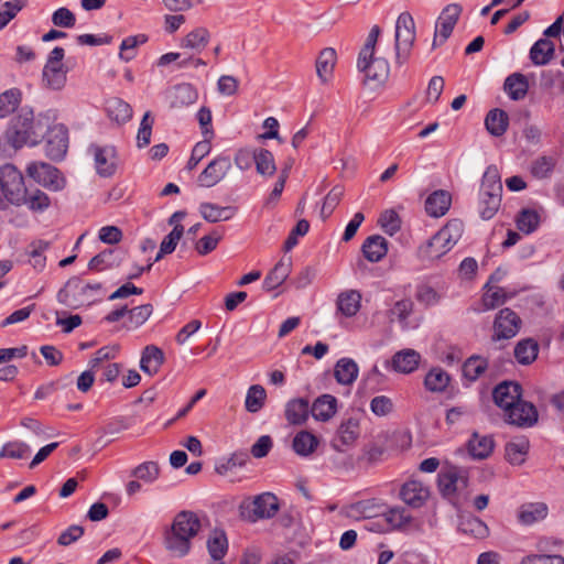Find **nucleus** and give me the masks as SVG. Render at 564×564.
Wrapping results in <instances>:
<instances>
[{"instance_id":"f257e3e1","label":"nucleus","mask_w":564,"mask_h":564,"mask_svg":"<svg viewBox=\"0 0 564 564\" xmlns=\"http://www.w3.org/2000/svg\"><path fill=\"white\" fill-rule=\"evenodd\" d=\"M43 132L44 127L40 120H34L33 110L23 107L11 120L3 140L0 141V152L6 153L8 147L17 151L25 144L35 145Z\"/></svg>"},{"instance_id":"f03ea898","label":"nucleus","mask_w":564,"mask_h":564,"mask_svg":"<svg viewBox=\"0 0 564 564\" xmlns=\"http://www.w3.org/2000/svg\"><path fill=\"white\" fill-rule=\"evenodd\" d=\"M202 528L199 516L193 511L178 512L166 531L164 544L166 550L174 556L183 557L188 554L192 546V539L195 538Z\"/></svg>"},{"instance_id":"7ed1b4c3","label":"nucleus","mask_w":564,"mask_h":564,"mask_svg":"<svg viewBox=\"0 0 564 564\" xmlns=\"http://www.w3.org/2000/svg\"><path fill=\"white\" fill-rule=\"evenodd\" d=\"M464 225L458 219L449 220L425 243L420 246L419 256L424 260H437L446 254L462 238Z\"/></svg>"},{"instance_id":"20e7f679","label":"nucleus","mask_w":564,"mask_h":564,"mask_svg":"<svg viewBox=\"0 0 564 564\" xmlns=\"http://www.w3.org/2000/svg\"><path fill=\"white\" fill-rule=\"evenodd\" d=\"M26 187L22 173L13 164H4L0 167V208L8 204L23 205Z\"/></svg>"},{"instance_id":"39448f33","label":"nucleus","mask_w":564,"mask_h":564,"mask_svg":"<svg viewBox=\"0 0 564 564\" xmlns=\"http://www.w3.org/2000/svg\"><path fill=\"white\" fill-rule=\"evenodd\" d=\"M415 40L416 32L413 17L409 12L400 13L394 32L395 65L402 66L409 61Z\"/></svg>"},{"instance_id":"423d86ee","label":"nucleus","mask_w":564,"mask_h":564,"mask_svg":"<svg viewBox=\"0 0 564 564\" xmlns=\"http://www.w3.org/2000/svg\"><path fill=\"white\" fill-rule=\"evenodd\" d=\"M278 510V498L271 492L258 495L252 500L242 501L239 506L241 518L250 522L273 518Z\"/></svg>"},{"instance_id":"0eeeda50","label":"nucleus","mask_w":564,"mask_h":564,"mask_svg":"<svg viewBox=\"0 0 564 564\" xmlns=\"http://www.w3.org/2000/svg\"><path fill=\"white\" fill-rule=\"evenodd\" d=\"M437 486L444 498L458 505L460 495L468 486L467 471L455 466L443 469L438 474Z\"/></svg>"},{"instance_id":"6e6552de","label":"nucleus","mask_w":564,"mask_h":564,"mask_svg":"<svg viewBox=\"0 0 564 564\" xmlns=\"http://www.w3.org/2000/svg\"><path fill=\"white\" fill-rule=\"evenodd\" d=\"M522 321L509 307L501 308L494 319L491 339L494 341L507 340L516 337L520 332Z\"/></svg>"},{"instance_id":"1a4fd4ad","label":"nucleus","mask_w":564,"mask_h":564,"mask_svg":"<svg viewBox=\"0 0 564 564\" xmlns=\"http://www.w3.org/2000/svg\"><path fill=\"white\" fill-rule=\"evenodd\" d=\"M360 436V416L351 415L344 419L337 427L330 446L338 453H344L352 447Z\"/></svg>"},{"instance_id":"9d476101","label":"nucleus","mask_w":564,"mask_h":564,"mask_svg":"<svg viewBox=\"0 0 564 564\" xmlns=\"http://www.w3.org/2000/svg\"><path fill=\"white\" fill-rule=\"evenodd\" d=\"M28 175L40 185L52 189L61 191L65 186V180L59 175L58 170L44 162H32L26 167Z\"/></svg>"},{"instance_id":"9b49d317","label":"nucleus","mask_w":564,"mask_h":564,"mask_svg":"<svg viewBox=\"0 0 564 564\" xmlns=\"http://www.w3.org/2000/svg\"><path fill=\"white\" fill-rule=\"evenodd\" d=\"M357 67L365 74L367 80H371L377 84H383L388 79L390 73L388 61L383 57H376L375 53H372L371 56H364V54H359Z\"/></svg>"},{"instance_id":"f8f14e48","label":"nucleus","mask_w":564,"mask_h":564,"mask_svg":"<svg viewBox=\"0 0 564 564\" xmlns=\"http://www.w3.org/2000/svg\"><path fill=\"white\" fill-rule=\"evenodd\" d=\"M460 13L462 8L456 3L448 4L443 9L436 21L435 34L432 43L433 48L438 44L444 43L451 36Z\"/></svg>"},{"instance_id":"ddd939ff","label":"nucleus","mask_w":564,"mask_h":564,"mask_svg":"<svg viewBox=\"0 0 564 564\" xmlns=\"http://www.w3.org/2000/svg\"><path fill=\"white\" fill-rule=\"evenodd\" d=\"M230 169V158L218 155L198 175L197 183L202 187H213L226 177Z\"/></svg>"},{"instance_id":"4468645a","label":"nucleus","mask_w":564,"mask_h":564,"mask_svg":"<svg viewBox=\"0 0 564 564\" xmlns=\"http://www.w3.org/2000/svg\"><path fill=\"white\" fill-rule=\"evenodd\" d=\"M430 495V487L417 479L405 481L399 492L400 499L413 509L423 507L429 500Z\"/></svg>"},{"instance_id":"2eb2a0df","label":"nucleus","mask_w":564,"mask_h":564,"mask_svg":"<svg viewBox=\"0 0 564 564\" xmlns=\"http://www.w3.org/2000/svg\"><path fill=\"white\" fill-rule=\"evenodd\" d=\"M505 416L510 424L520 427H529L536 423L538 411L532 403L523 401L520 398Z\"/></svg>"},{"instance_id":"dca6fc26","label":"nucleus","mask_w":564,"mask_h":564,"mask_svg":"<svg viewBox=\"0 0 564 564\" xmlns=\"http://www.w3.org/2000/svg\"><path fill=\"white\" fill-rule=\"evenodd\" d=\"M89 151L94 155L96 170L100 176L109 177L115 174L118 161L113 147L91 145Z\"/></svg>"},{"instance_id":"f3484780","label":"nucleus","mask_w":564,"mask_h":564,"mask_svg":"<svg viewBox=\"0 0 564 564\" xmlns=\"http://www.w3.org/2000/svg\"><path fill=\"white\" fill-rule=\"evenodd\" d=\"M68 148L67 130L57 124L48 130L45 153L52 160H62Z\"/></svg>"},{"instance_id":"a211bd4d","label":"nucleus","mask_w":564,"mask_h":564,"mask_svg":"<svg viewBox=\"0 0 564 564\" xmlns=\"http://www.w3.org/2000/svg\"><path fill=\"white\" fill-rule=\"evenodd\" d=\"M521 386L513 381H503L499 383L492 392L495 403L507 412L512 409L514 403L521 398Z\"/></svg>"},{"instance_id":"6ab92c4d","label":"nucleus","mask_w":564,"mask_h":564,"mask_svg":"<svg viewBox=\"0 0 564 564\" xmlns=\"http://www.w3.org/2000/svg\"><path fill=\"white\" fill-rule=\"evenodd\" d=\"M485 290L481 296V307L476 308L478 313L494 310L514 296V293H509L500 286H490L489 283H486Z\"/></svg>"},{"instance_id":"aec40b11","label":"nucleus","mask_w":564,"mask_h":564,"mask_svg":"<svg viewBox=\"0 0 564 564\" xmlns=\"http://www.w3.org/2000/svg\"><path fill=\"white\" fill-rule=\"evenodd\" d=\"M549 508L544 502H527L517 512L518 521L523 525H533L547 517Z\"/></svg>"},{"instance_id":"412c9836","label":"nucleus","mask_w":564,"mask_h":564,"mask_svg":"<svg viewBox=\"0 0 564 564\" xmlns=\"http://www.w3.org/2000/svg\"><path fill=\"white\" fill-rule=\"evenodd\" d=\"M421 355L414 349H402L395 352L391 359V367L400 373H411L420 365Z\"/></svg>"},{"instance_id":"4be33fe9","label":"nucleus","mask_w":564,"mask_h":564,"mask_svg":"<svg viewBox=\"0 0 564 564\" xmlns=\"http://www.w3.org/2000/svg\"><path fill=\"white\" fill-rule=\"evenodd\" d=\"M198 98L193 85L183 83L175 85L169 93L170 105L173 108H182L194 104Z\"/></svg>"},{"instance_id":"5701e85b","label":"nucleus","mask_w":564,"mask_h":564,"mask_svg":"<svg viewBox=\"0 0 564 564\" xmlns=\"http://www.w3.org/2000/svg\"><path fill=\"white\" fill-rule=\"evenodd\" d=\"M200 216L208 223L226 221L231 219L237 208L234 206H219L214 203L204 202L199 205Z\"/></svg>"},{"instance_id":"b1692460","label":"nucleus","mask_w":564,"mask_h":564,"mask_svg":"<svg viewBox=\"0 0 564 564\" xmlns=\"http://www.w3.org/2000/svg\"><path fill=\"white\" fill-rule=\"evenodd\" d=\"M337 412V399L332 394H322L311 406V413L317 421L327 422Z\"/></svg>"},{"instance_id":"393cba45","label":"nucleus","mask_w":564,"mask_h":564,"mask_svg":"<svg viewBox=\"0 0 564 564\" xmlns=\"http://www.w3.org/2000/svg\"><path fill=\"white\" fill-rule=\"evenodd\" d=\"M292 262L290 258H282L263 280V289L272 291L279 288L290 275Z\"/></svg>"},{"instance_id":"a878e982","label":"nucleus","mask_w":564,"mask_h":564,"mask_svg":"<svg viewBox=\"0 0 564 564\" xmlns=\"http://www.w3.org/2000/svg\"><path fill=\"white\" fill-rule=\"evenodd\" d=\"M361 250L368 261L379 262L388 252V241L382 236L372 235L364 241Z\"/></svg>"},{"instance_id":"bb28decb","label":"nucleus","mask_w":564,"mask_h":564,"mask_svg":"<svg viewBox=\"0 0 564 564\" xmlns=\"http://www.w3.org/2000/svg\"><path fill=\"white\" fill-rule=\"evenodd\" d=\"M555 53V44L552 40L540 39L530 48V59L535 66H543L549 64Z\"/></svg>"},{"instance_id":"cd10ccee","label":"nucleus","mask_w":564,"mask_h":564,"mask_svg":"<svg viewBox=\"0 0 564 564\" xmlns=\"http://www.w3.org/2000/svg\"><path fill=\"white\" fill-rule=\"evenodd\" d=\"M452 203V197L446 191H435L425 200L426 213L435 218L444 216Z\"/></svg>"},{"instance_id":"c85d7f7f","label":"nucleus","mask_w":564,"mask_h":564,"mask_svg":"<svg viewBox=\"0 0 564 564\" xmlns=\"http://www.w3.org/2000/svg\"><path fill=\"white\" fill-rule=\"evenodd\" d=\"M310 412V403L303 398L290 400L285 405V419L293 425L305 423Z\"/></svg>"},{"instance_id":"c756f323","label":"nucleus","mask_w":564,"mask_h":564,"mask_svg":"<svg viewBox=\"0 0 564 564\" xmlns=\"http://www.w3.org/2000/svg\"><path fill=\"white\" fill-rule=\"evenodd\" d=\"M359 368L351 358H340L334 368V377L336 381L344 386H350L358 377Z\"/></svg>"},{"instance_id":"7c9ffc66","label":"nucleus","mask_w":564,"mask_h":564,"mask_svg":"<svg viewBox=\"0 0 564 564\" xmlns=\"http://www.w3.org/2000/svg\"><path fill=\"white\" fill-rule=\"evenodd\" d=\"M164 361L163 351L153 345L147 346L141 356L140 368L143 372L153 376L158 373Z\"/></svg>"},{"instance_id":"2f4dec72","label":"nucleus","mask_w":564,"mask_h":564,"mask_svg":"<svg viewBox=\"0 0 564 564\" xmlns=\"http://www.w3.org/2000/svg\"><path fill=\"white\" fill-rule=\"evenodd\" d=\"M361 294L358 291L349 290L340 293L336 301L337 312L345 317L355 316L360 310Z\"/></svg>"},{"instance_id":"473e14b6","label":"nucleus","mask_w":564,"mask_h":564,"mask_svg":"<svg viewBox=\"0 0 564 564\" xmlns=\"http://www.w3.org/2000/svg\"><path fill=\"white\" fill-rule=\"evenodd\" d=\"M458 530L476 539H484L489 534L487 524L479 518L462 516L458 521Z\"/></svg>"},{"instance_id":"72a5a7b5","label":"nucleus","mask_w":564,"mask_h":564,"mask_svg":"<svg viewBox=\"0 0 564 564\" xmlns=\"http://www.w3.org/2000/svg\"><path fill=\"white\" fill-rule=\"evenodd\" d=\"M494 440L490 436L474 433L468 442V452L475 459H485L494 451Z\"/></svg>"},{"instance_id":"f704fd0d","label":"nucleus","mask_w":564,"mask_h":564,"mask_svg":"<svg viewBox=\"0 0 564 564\" xmlns=\"http://www.w3.org/2000/svg\"><path fill=\"white\" fill-rule=\"evenodd\" d=\"M42 77L47 88L61 90L67 80V69L65 66L44 65Z\"/></svg>"},{"instance_id":"c9c22d12","label":"nucleus","mask_w":564,"mask_h":564,"mask_svg":"<svg viewBox=\"0 0 564 564\" xmlns=\"http://www.w3.org/2000/svg\"><path fill=\"white\" fill-rule=\"evenodd\" d=\"M336 59V51L332 47H326L319 53L316 59V73L323 83L332 77Z\"/></svg>"},{"instance_id":"e433bc0d","label":"nucleus","mask_w":564,"mask_h":564,"mask_svg":"<svg viewBox=\"0 0 564 564\" xmlns=\"http://www.w3.org/2000/svg\"><path fill=\"white\" fill-rule=\"evenodd\" d=\"M509 118L506 111L501 109L490 110L485 119V126L488 132L495 137H501L508 129Z\"/></svg>"},{"instance_id":"4c0bfd02","label":"nucleus","mask_w":564,"mask_h":564,"mask_svg":"<svg viewBox=\"0 0 564 564\" xmlns=\"http://www.w3.org/2000/svg\"><path fill=\"white\" fill-rule=\"evenodd\" d=\"M318 444L317 436L308 431H301L294 436L292 447L297 455L306 457L315 452Z\"/></svg>"},{"instance_id":"58836bf2","label":"nucleus","mask_w":564,"mask_h":564,"mask_svg":"<svg viewBox=\"0 0 564 564\" xmlns=\"http://www.w3.org/2000/svg\"><path fill=\"white\" fill-rule=\"evenodd\" d=\"M503 88L512 100H520L525 97L529 83L524 75L514 73L506 78Z\"/></svg>"},{"instance_id":"ea45409f","label":"nucleus","mask_w":564,"mask_h":564,"mask_svg":"<svg viewBox=\"0 0 564 564\" xmlns=\"http://www.w3.org/2000/svg\"><path fill=\"white\" fill-rule=\"evenodd\" d=\"M539 354V344L532 338H524L514 347V358L521 365L532 364Z\"/></svg>"},{"instance_id":"a19ab883","label":"nucleus","mask_w":564,"mask_h":564,"mask_svg":"<svg viewBox=\"0 0 564 564\" xmlns=\"http://www.w3.org/2000/svg\"><path fill=\"white\" fill-rule=\"evenodd\" d=\"M106 110L108 117L117 123H126L132 117L131 106L119 98H111L107 101Z\"/></svg>"},{"instance_id":"79ce46f5","label":"nucleus","mask_w":564,"mask_h":564,"mask_svg":"<svg viewBox=\"0 0 564 564\" xmlns=\"http://www.w3.org/2000/svg\"><path fill=\"white\" fill-rule=\"evenodd\" d=\"M529 441L527 438H519L512 442H509L506 445V458L507 460L514 466L522 465L525 462V457L529 452Z\"/></svg>"},{"instance_id":"37998d69","label":"nucleus","mask_w":564,"mask_h":564,"mask_svg":"<svg viewBox=\"0 0 564 564\" xmlns=\"http://www.w3.org/2000/svg\"><path fill=\"white\" fill-rule=\"evenodd\" d=\"M451 382L449 375L442 368H432L425 376L424 386L431 392H443Z\"/></svg>"},{"instance_id":"c03bdc74","label":"nucleus","mask_w":564,"mask_h":564,"mask_svg":"<svg viewBox=\"0 0 564 564\" xmlns=\"http://www.w3.org/2000/svg\"><path fill=\"white\" fill-rule=\"evenodd\" d=\"M479 193L486 195L496 194L498 196H501L502 184L499 171L495 165L488 166L487 170L485 171Z\"/></svg>"},{"instance_id":"a18cd8bd","label":"nucleus","mask_w":564,"mask_h":564,"mask_svg":"<svg viewBox=\"0 0 564 564\" xmlns=\"http://www.w3.org/2000/svg\"><path fill=\"white\" fill-rule=\"evenodd\" d=\"M488 368V360L485 357L473 355L463 365V375L469 381H476Z\"/></svg>"},{"instance_id":"49530a36","label":"nucleus","mask_w":564,"mask_h":564,"mask_svg":"<svg viewBox=\"0 0 564 564\" xmlns=\"http://www.w3.org/2000/svg\"><path fill=\"white\" fill-rule=\"evenodd\" d=\"M209 32L205 28H197L189 32L181 42V46L202 52L209 42Z\"/></svg>"},{"instance_id":"de8ad7c7","label":"nucleus","mask_w":564,"mask_h":564,"mask_svg":"<svg viewBox=\"0 0 564 564\" xmlns=\"http://www.w3.org/2000/svg\"><path fill=\"white\" fill-rule=\"evenodd\" d=\"M557 164V156L541 155L536 158L531 164V174L536 178H547L554 172Z\"/></svg>"},{"instance_id":"09e8293b","label":"nucleus","mask_w":564,"mask_h":564,"mask_svg":"<svg viewBox=\"0 0 564 564\" xmlns=\"http://www.w3.org/2000/svg\"><path fill=\"white\" fill-rule=\"evenodd\" d=\"M265 399V389L260 384H253L247 390L245 408L249 413H257L263 408Z\"/></svg>"},{"instance_id":"8fccbe9b","label":"nucleus","mask_w":564,"mask_h":564,"mask_svg":"<svg viewBox=\"0 0 564 564\" xmlns=\"http://www.w3.org/2000/svg\"><path fill=\"white\" fill-rule=\"evenodd\" d=\"M517 228L525 234L530 235L534 232L540 225V215L536 210L531 208H523L516 219Z\"/></svg>"},{"instance_id":"3c124183","label":"nucleus","mask_w":564,"mask_h":564,"mask_svg":"<svg viewBox=\"0 0 564 564\" xmlns=\"http://www.w3.org/2000/svg\"><path fill=\"white\" fill-rule=\"evenodd\" d=\"M382 516L384 517L387 523L392 529L397 530L405 529L412 522V517L410 513L401 507H394L382 511Z\"/></svg>"},{"instance_id":"603ef678","label":"nucleus","mask_w":564,"mask_h":564,"mask_svg":"<svg viewBox=\"0 0 564 564\" xmlns=\"http://www.w3.org/2000/svg\"><path fill=\"white\" fill-rule=\"evenodd\" d=\"M184 234V227L182 225H175L172 231L166 235L161 245L160 250L154 258V262L160 261L163 256L172 253Z\"/></svg>"},{"instance_id":"864d4df0","label":"nucleus","mask_w":564,"mask_h":564,"mask_svg":"<svg viewBox=\"0 0 564 564\" xmlns=\"http://www.w3.org/2000/svg\"><path fill=\"white\" fill-rule=\"evenodd\" d=\"M414 303L411 299H402L394 303L392 308L389 311V316L392 319L395 317L403 329H409L410 325L408 317L412 314Z\"/></svg>"},{"instance_id":"5fc2aeb1","label":"nucleus","mask_w":564,"mask_h":564,"mask_svg":"<svg viewBox=\"0 0 564 564\" xmlns=\"http://www.w3.org/2000/svg\"><path fill=\"white\" fill-rule=\"evenodd\" d=\"M120 259L116 257V250L106 249L90 259L88 268L90 270L102 271L107 268L118 265Z\"/></svg>"},{"instance_id":"6e6d98bb","label":"nucleus","mask_w":564,"mask_h":564,"mask_svg":"<svg viewBox=\"0 0 564 564\" xmlns=\"http://www.w3.org/2000/svg\"><path fill=\"white\" fill-rule=\"evenodd\" d=\"M254 164L257 172L263 176H272L275 173L274 158L269 150H256Z\"/></svg>"},{"instance_id":"4d7b16f0","label":"nucleus","mask_w":564,"mask_h":564,"mask_svg":"<svg viewBox=\"0 0 564 564\" xmlns=\"http://www.w3.org/2000/svg\"><path fill=\"white\" fill-rule=\"evenodd\" d=\"M21 102V91L17 88L6 90L0 95V118L12 113Z\"/></svg>"},{"instance_id":"13d9d810","label":"nucleus","mask_w":564,"mask_h":564,"mask_svg":"<svg viewBox=\"0 0 564 564\" xmlns=\"http://www.w3.org/2000/svg\"><path fill=\"white\" fill-rule=\"evenodd\" d=\"M207 549L213 560H221L228 549V541L223 531H215L207 541Z\"/></svg>"},{"instance_id":"bf43d9fd","label":"nucleus","mask_w":564,"mask_h":564,"mask_svg":"<svg viewBox=\"0 0 564 564\" xmlns=\"http://www.w3.org/2000/svg\"><path fill=\"white\" fill-rule=\"evenodd\" d=\"M501 204V196L496 194L479 193V214L482 219H491L498 212Z\"/></svg>"},{"instance_id":"052dcab7","label":"nucleus","mask_w":564,"mask_h":564,"mask_svg":"<svg viewBox=\"0 0 564 564\" xmlns=\"http://www.w3.org/2000/svg\"><path fill=\"white\" fill-rule=\"evenodd\" d=\"M148 41V36L144 34L131 35L122 40L120 44L119 56L122 61L129 62L135 56V47L144 44Z\"/></svg>"},{"instance_id":"680f3d73","label":"nucleus","mask_w":564,"mask_h":564,"mask_svg":"<svg viewBox=\"0 0 564 564\" xmlns=\"http://www.w3.org/2000/svg\"><path fill=\"white\" fill-rule=\"evenodd\" d=\"M131 475L139 480H142L148 484L154 482L160 475V467L155 462H144L138 465L132 471Z\"/></svg>"},{"instance_id":"e2e57ef3","label":"nucleus","mask_w":564,"mask_h":564,"mask_svg":"<svg viewBox=\"0 0 564 564\" xmlns=\"http://www.w3.org/2000/svg\"><path fill=\"white\" fill-rule=\"evenodd\" d=\"M28 0H10L0 8V30L6 28L11 20L26 6Z\"/></svg>"},{"instance_id":"0e129e2a","label":"nucleus","mask_w":564,"mask_h":564,"mask_svg":"<svg viewBox=\"0 0 564 564\" xmlns=\"http://www.w3.org/2000/svg\"><path fill=\"white\" fill-rule=\"evenodd\" d=\"M30 455V446L20 441L6 443L0 451V458L8 457L13 459L26 458Z\"/></svg>"},{"instance_id":"69168bd1","label":"nucleus","mask_w":564,"mask_h":564,"mask_svg":"<svg viewBox=\"0 0 564 564\" xmlns=\"http://www.w3.org/2000/svg\"><path fill=\"white\" fill-rule=\"evenodd\" d=\"M153 312L151 304H143L129 311L128 328H138L143 325Z\"/></svg>"},{"instance_id":"338daca9","label":"nucleus","mask_w":564,"mask_h":564,"mask_svg":"<svg viewBox=\"0 0 564 564\" xmlns=\"http://www.w3.org/2000/svg\"><path fill=\"white\" fill-rule=\"evenodd\" d=\"M212 140L204 139L199 142H197L193 150L189 160L187 161L186 167L192 171L194 170L197 164L210 153L212 151Z\"/></svg>"},{"instance_id":"774afa93","label":"nucleus","mask_w":564,"mask_h":564,"mask_svg":"<svg viewBox=\"0 0 564 564\" xmlns=\"http://www.w3.org/2000/svg\"><path fill=\"white\" fill-rule=\"evenodd\" d=\"M379 224H380L381 228L383 229V231L390 236H393L395 232H398L401 227L400 217L392 209L384 210L381 214V216L379 218Z\"/></svg>"}]
</instances>
